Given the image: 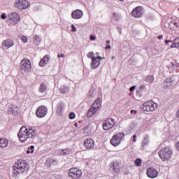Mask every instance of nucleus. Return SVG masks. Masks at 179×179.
Segmentation results:
<instances>
[{"label": "nucleus", "instance_id": "nucleus-1", "mask_svg": "<svg viewBox=\"0 0 179 179\" xmlns=\"http://www.w3.org/2000/svg\"><path fill=\"white\" fill-rule=\"evenodd\" d=\"M19 141L24 143L27 139H35L38 136V127H24L22 126L17 134Z\"/></svg>", "mask_w": 179, "mask_h": 179}, {"label": "nucleus", "instance_id": "nucleus-2", "mask_svg": "<svg viewBox=\"0 0 179 179\" xmlns=\"http://www.w3.org/2000/svg\"><path fill=\"white\" fill-rule=\"evenodd\" d=\"M27 171H29V164L24 162V161L19 160L15 162L13 167V176L16 178L18 176H20V174L27 173Z\"/></svg>", "mask_w": 179, "mask_h": 179}, {"label": "nucleus", "instance_id": "nucleus-3", "mask_svg": "<svg viewBox=\"0 0 179 179\" xmlns=\"http://www.w3.org/2000/svg\"><path fill=\"white\" fill-rule=\"evenodd\" d=\"M158 155L162 162H169L173 156V150L169 148L164 147L158 152Z\"/></svg>", "mask_w": 179, "mask_h": 179}, {"label": "nucleus", "instance_id": "nucleus-4", "mask_svg": "<svg viewBox=\"0 0 179 179\" xmlns=\"http://www.w3.org/2000/svg\"><path fill=\"white\" fill-rule=\"evenodd\" d=\"M157 103L152 100L147 101L143 104L141 110L145 113H153V111L157 110Z\"/></svg>", "mask_w": 179, "mask_h": 179}, {"label": "nucleus", "instance_id": "nucleus-5", "mask_svg": "<svg viewBox=\"0 0 179 179\" xmlns=\"http://www.w3.org/2000/svg\"><path fill=\"white\" fill-rule=\"evenodd\" d=\"M100 106H101V101L100 98H99L94 102V103L91 106V107L88 110L87 117H88V118H90L92 117V116L94 115V114L97 113V110L100 108Z\"/></svg>", "mask_w": 179, "mask_h": 179}, {"label": "nucleus", "instance_id": "nucleus-6", "mask_svg": "<svg viewBox=\"0 0 179 179\" xmlns=\"http://www.w3.org/2000/svg\"><path fill=\"white\" fill-rule=\"evenodd\" d=\"M14 6L20 10H24L30 8V2L27 0H16Z\"/></svg>", "mask_w": 179, "mask_h": 179}, {"label": "nucleus", "instance_id": "nucleus-7", "mask_svg": "<svg viewBox=\"0 0 179 179\" xmlns=\"http://www.w3.org/2000/svg\"><path fill=\"white\" fill-rule=\"evenodd\" d=\"M69 177L72 179H80L82 178V169L78 168H71L69 171Z\"/></svg>", "mask_w": 179, "mask_h": 179}, {"label": "nucleus", "instance_id": "nucleus-8", "mask_svg": "<svg viewBox=\"0 0 179 179\" xmlns=\"http://www.w3.org/2000/svg\"><path fill=\"white\" fill-rule=\"evenodd\" d=\"M124 136H125V134L124 133H117L113 136L110 142L113 145V146H118V145L121 143V141H122Z\"/></svg>", "mask_w": 179, "mask_h": 179}, {"label": "nucleus", "instance_id": "nucleus-9", "mask_svg": "<svg viewBox=\"0 0 179 179\" xmlns=\"http://www.w3.org/2000/svg\"><path fill=\"white\" fill-rule=\"evenodd\" d=\"M21 71L24 72H30L31 71V62L29 59H24L20 63Z\"/></svg>", "mask_w": 179, "mask_h": 179}, {"label": "nucleus", "instance_id": "nucleus-10", "mask_svg": "<svg viewBox=\"0 0 179 179\" xmlns=\"http://www.w3.org/2000/svg\"><path fill=\"white\" fill-rule=\"evenodd\" d=\"M8 18L10 24H13V26L17 24V23L20 22V16L17 13H10L8 15Z\"/></svg>", "mask_w": 179, "mask_h": 179}, {"label": "nucleus", "instance_id": "nucleus-11", "mask_svg": "<svg viewBox=\"0 0 179 179\" xmlns=\"http://www.w3.org/2000/svg\"><path fill=\"white\" fill-rule=\"evenodd\" d=\"M48 113V110L45 106H39L36 110V115L38 118H44L47 113Z\"/></svg>", "mask_w": 179, "mask_h": 179}, {"label": "nucleus", "instance_id": "nucleus-12", "mask_svg": "<svg viewBox=\"0 0 179 179\" xmlns=\"http://www.w3.org/2000/svg\"><path fill=\"white\" fill-rule=\"evenodd\" d=\"M94 128L95 127L94 124L91 123L88 124L83 129V135H85V136H90L91 135H93V134H94Z\"/></svg>", "mask_w": 179, "mask_h": 179}, {"label": "nucleus", "instance_id": "nucleus-13", "mask_svg": "<svg viewBox=\"0 0 179 179\" xmlns=\"http://www.w3.org/2000/svg\"><path fill=\"white\" fill-rule=\"evenodd\" d=\"M114 125H115V122H114V119L113 118H109L103 122V128L105 131L111 129Z\"/></svg>", "mask_w": 179, "mask_h": 179}, {"label": "nucleus", "instance_id": "nucleus-14", "mask_svg": "<svg viewBox=\"0 0 179 179\" xmlns=\"http://www.w3.org/2000/svg\"><path fill=\"white\" fill-rule=\"evenodd\" d=\"M147 176L149 178H157L159 176V171L153 167L147 169Z\"/></svg>", "mask_w": 179, "mask_h": 179}, {"label": "nucleus", "instance_id": "nucleus-15", "mask_svg": "<svg viewBox=\"0 0 179 179\" xmlns=\"http://www.w3.org/2000/svg\"><path fill=\"white\" fill-rule=\"evenodd\" d=\"M143 15V8L141 6L136 7L131 12L133 17H141Z\"/></svg>", "mask_w": 179, "mask_h": 179}, {"label": "nucleus", "instance_id": "nucleus-16", "mask_svg": "<svg viewBox=\"0 0 179 179\" xmlns=\"http://www.w3.org/2000/svg\"><path fill=\"white\" fill-rule=\"evenodd\" d=\"M101 59H103V57L100 56L92 57V62H91L92 69H96L99 68V65H100V62H101Z\"/></svg>", "mask_w": 179, "mask_h": 179}, {"label": "nucleus", "instance_id": "nucleus-17", "mask_svg": "<svg viewBox=\"0 0 179 179\" xmlns=\"http://www.w3.org/2000/svg\"><path fill=\"white\" fill-rule=\"evenodd\" d=\"M1 44L3 48H5L6 50H9V48L15 45V43L13 42V41L9 38L3 41Z\"/></svg>", "mask_w": 179, "mask_h": 179}, {"label": "nucleus", "instance_id": "nucleus-18", "mask_svg": "<svg viewBox=\"0 0 179 179\" xmlns=\"http://www.w3.org/2000/svg\"><path fill=\"white\" fill-rule=\"evenodd\" d=\"M84 148L85 149H92L94 148V141L90 138H88L84 141Z\"/></svg>", "mask_w": 179, "mask_h": 179}, {"label": "nucleus", "instance_id": "nucleus-19", "mask_svg": "<svg viewBox=\"0 0 179 179\" xmlns=\"http://www.w3.org/2000/svg\"><path fill=\"white\" fill-rule=\"evenodd\" d=\"M83 16V11L80 10H76L71 13V17L73 19H81Z\"/></svg>", "mask_w": 179, "mask_h": 179}, {"label": "nucleus", "instance_id": "nucleus-20", "mask_svg": "<svg viewBox=\"0 0 179 179\" xmlns=\"http://www.w3.org/2000/svg\"><path fill=\"white\" fill-rule=\"evenodd\" d=\"M112 169L114 171L115 173H120V170H121V166H120V162H114L111 163Z\"/></svg>", "mask_w": 179, "mask_h": 179}, {"label": "nucleus", "instance_id": "nucleus-21", "mask_svg": "<svg viewBox=\"0 0 179 179\" xmlns=\"http://www.w3.org/2000/svg\"><path fill=\"white\" fill-rule=\"evenodd\" d=\"M48 61H50V57H48V55H46L40 61V62H39L40 66H45V65H47V64H48Z\"/></svg>", "mask_w": 179, "mask_h": 179}, {"label": "nucleus", "instance_id": "nucleus-22", "mask_svg": "<svg viewBox=\"0 0 179 179\" xmlns=\"http://www.w3.org/2000/svg\"><path fill=\"white\" fill-rule=\"evenodd\" d=\"M59 92L62 94H66V93H69V87L66 85H63L60 87Z\"/></svg>", "mask_w": 179, "mask_h": 179}, {"label": "nucleus", "instance_id": "nucleus-23", "mask_svg": "<svg viewBox=\"0 0 179 179\" xmlns=\"http://www.w3.org/2000/svg\"><path fill=\"white\" fill-rule=\"evenodd\" d=\"M9 145V141L6 138H0V148H6Z\"/></svg>", "mask_w": 179, "mask_h": 179}, {"label": "nucleus", "instance_id": "nucleus-24", "mask_svg": "<svg viewBox=\"0 0 179 179\" xmlns=\"http://www.w3.org/2000/svg\"><path fill=\"white\" fill-rule=\"evenodd\" d=\"M150 142V141L149 140V136L146 135L145 136H144V138L141 143L142 148H145V146H148V145H149Z\"/></svg>", "mask_w": 179, "mask_h": 179}, {"label": "nucleus", "instance_id": "nucleus-25", "mask_svg": "<svg viewBox=\"0 0 179 179\" xmlns=\"http://www.w3.org/2000/svg\"><path fill=\"white\" fill-rule=\"evenodd\" d=\"M179 48V37L175 38L173 41V43L171 45V48Z\"/></svg>", "mask_w": 179, "mask_h": 179}, {"label": "nucleus", "instance_id": "nucleus-26", "mask_svg": "<svg viewBox=\"0 0 179 179\" xmlns=\"http://www.w3.org/2000/svg\"><path fill=\"white\" fill-rule=\"evenodd\" d=\"M47 90V86L44 83H41L39 87V92L44 93Z\"/></svg>", "mask_w": 179, "mask_h": 179}, {"label": "nucleus", "instance_id": "nucleus-27", "mask_svg": "<svg viewBox=\"0 0 179 179\" xmlns=\"http://www.w3.org/2000/svg\"><path fill=\"white\" fill-rule=\"evenodd\" d=\"M164 83L166 87H170V86H173V80L171 78H167Z\"/></svg>", "mask_w": 179, "mask_h": 179}, {"label": "nucleus", "instance_id": "nucleus-28", "mask_svg": "<svg viewBox=\"0 0 179 179\" xmlns=\"http://www.w3.org/2000/svg\"><path fill=\"white\" fill-rule=\"evenodd\" d=\"M155 80V77L151 75V76H148L145 78V82H148V83H152V82Z\"/></svg>", "mask_w": 179, "mask_h": 179}, {"label": "nucleus", "instance_id": "nucleus-29", "mask_svg": "<svg viewBox=\"0 0 179 179\" xmlns=\"http://www.w3.org/2000/svg\"><path fill=\"white\" fill-rule=\"evenodd\" d=\"M179 65L177 62H171V65H169V68L171 69H176V68H178Z\"/></svg>", "mask_w": 179, "mask_h": 179}, {"label": "nucleus", "instance_id": "nucleus-30", "mask_svg": "<svg viewBox=\"0 0 179 179\" xmlns=\"http://www.w3.org/2000/svg\"><path fill=\"white\" fill-rule=\"evenodd\" d=\"M134 164L137 167H141V166H142V159H141L140 158L136 159L134 161Z\"/></svg>", "mask_w": 179, "mask_h": 179}, {"label": "nucleus", "instance_id": "nucleus-31", "mask_svg": "<svg viewBox=\"0 0 179 179\" xmlns=\"http://www.w3.org/2000/svg\"><path fill=\"white\" fill-rule=\"evenodd\" d=\"M27 153V155H30V153H34V145H31L29 148H28Z\"/></svg>", "mask_w": 179, "mask_h": 179}, {"label": "nucleus", "instance_id": "nucleus-32", "mask_svg": "<svg viewBox=\"0 0 179 179\" xmlns=\"http://www.w3.org/2000/svg\"><path fill=\"white\" fill-rule=\"evenodd\" d=\"M69 153V150L68 149H63L60 152L61 156L66 155Z\"/></svg>", "mask_w": 179, "mask_h": 179}, {"label": "nucleus", "instance_id": "nucleus-33", "mask_svg": "<svg viewBox=\"0 0 179 179\" xmlns=\"http://www.w3.org/2000/svg\"><path fill=\"white\" fill-rule=\"evenodd\" d=\"M87 58H90L92 60L93 59V58H96L94 57V52H88V54L87 55Z\"/></svg>", "mask_w": 179, "mask_h": 179}, {"label": "nucleus", "instance_id": "nucleus-34", "mask_svg": "<svg viewBox=\"0 0 179 179\" xmlns=\"http://www.w3.org/2000/svg\"><path fill=\"white\" fill-rule=\"evenodd\" d=\"M34 41L35 43V44H36L37 45H38V43H40L41 40H40V36H35Z\"/></svg>", "mask_w": 179, "mask_h": 179}, {"label": "nucleus", "instance_id": "nucleus-35", "mask_svg": "<svg viewBox=\"0 0 179 179\" xmlns=\"http://www.w3.org/2000/svg\"><path fill=\"white\" fill-rule=\"evenodd\" d=\"M21 40L22 43H27V41H29V39H27V37H26L25 36H22L21 37Z\"/></svg>", "mask_w": 179, "mask_h": 179}, {"label": "nucleus", "instance_id": "nucleus-36", "mask_svg": "<svg viewBox=\"0 0 179 179\" xmlns=\"http://www.w3.org/2000/svg\"><path fill=\"white\" fill-rule=\"evenodd\" d=\"M75 117H76L75 113L71 112L69 113L70 120H74Z\"/></svg>", "mask_w": 179, "mask_h": 179}, {"label": "nucleus", "instance_id": "nucleus-37", "mask_svg": "<svg viewBox=\"0 0 179 179\" xmlns=\"http://www.w3.org/2000/svg\"><path fill=\"white\" fill-rule=\"evenodd\" d=\"M57 110H64V106H63L62 104H59V105L57 106Z\"/></svg>", "mask_w": 179, "mask_h": 179}, {"label": "nucleus", "instance_id": "nucleus-38", "mask_svg": "<svg viewBox=\"0 0 179 179\" xmlns=\"http://www.w3.org/2000/svg\"><path fill=\"white\" fill-rule=\"evenodd\" d=\"M71 31H76V27H75V25H71Z\"/></svg>", "mask_w": 179, "mask_h": 179}, {"label": "nucleus", "instance_id": "nucleus-39", "mask_svg": "<svg viewBox=\"0 0 179 179\" xmlns=\"http://www.w3.org/2000/svg\"><path fill=\"white\" fill-rule=\"evenodd\" d=\"M90 40H92V41H94V40H96V36L91 35L90 36Z\"/></svg>", "mask_w": 179, "mask_h": 179}, {"label": "nucleus", "instance_id": "nucleus-40", "mask_svg": "<svg viewBox=\"0 0 179 179\" xmlns=\"http://www.w3.org/2000/svg\"><path fill=\"white\" fill-rule=\"evenodd\" d=\"M58 58H64V57H65V55H64V53H62L60 55H57Z\"/></svg>", "mask_w": 179, "mask_h": 179}, {"label": "nucleus", "instance_id": "nucleus-41", "mask_svg": "<svg viewBox=\"0 0 179 179\" xmlns=\"http://www.w3.org/2000/svg\"><path fill=\"white\" fill-rule=\"evenodd\" d=\"M1 19H6V14L3 13V14L1 15Z\"/></svg>", "mask_w": 179, "mask_h": 179}, {"label": "nucleus", "instance_id": "nucleus-42", "mask_svg": "<svg viewBox=\"0 0 179 179\" xmlns=\"http://www.w3.org/2000/svg\"><path fill=\"white\" fill-rule=\"evenodd\" d=\"M169 43H173V41L171 40H165V43L169 44Z\"/></svg>", "mask_w": 179, "mask_h": 179}, {"label": "nucleus", "instance_id": "nucleus-43", "mask_svg": "<svg viewBox=\"0 0 179 179\" xmlns=\"http://www.w3.org/2000/svg\"><path fill=\"white\" fill-rule=\"evenodd\" d=\"M111 48V45H106V47H105V50H110Z\"/></svg>", "mask_w": 179, "mask_h": 179}, {"label": "nucleus", "instance_id": "nucleus-44", "mask_svg": "<svg viewBox=\"0 0 179 179\" xmlns=\"http://www.w3.org/2000/svg\"><path fill=\"white\" fill-rule=\"evenodd\" d=\"M133 142H136V135H134L133 136V140H132Z\"/></svg>", "mask_w": 179, "mask_h": 179}, {"label": "nucleus", "instance_id": "nucleus-45", "mask_svg": "<svg viewBox=\"0 0 179 179\" xmlns=\"http://www.w3.org/2000/svg\"><path fill=\"white\" fill-rule=\"evenodd\" d=\"M135 86H132L131 87H130V92H134V90H135Z\"/></svg>", "mask_w": 179, "mask_h": 179}, {"label": "nucleus", "instance_id": "nucleus-46", "mask_svg": "<svg viewBox=\"0 0 179 179\" xmlns=\"http://www.w3.org/2000/svg\"><path fill=\"white\" fill-rule=\"evenodd\" d=\"M136 113H138L136 110H131V114H136Z\"/></svg>", "mask_w": 179, "mask_h": 179}, {"label": "nucleus", "instance_id": "nucleus-47", "mask_svg": "<svg viewBox=\"0 0 179 179\" xmlns=\"http://www.w3.org/2000/svg\"><path fill=\"white\" fill-rule=\"evenodd\" d=\"M162 38H163V35H159V36H158V39H159V40H162Z\"/></svg>", "mask_w": 179, "mask_h": 179}, {"label": "nucleus", "instance_id": "nucleus-48", "mask_svg": "<svg viewBox=\"0 0 179 179\" xmlns=\"http://www.w3.org/2000/svg\"><path fill=\"white\" fill-rule=\"evenodd\" d=\"M177 117L179 118V109L178 110L176 113Z\"/></svg>", "mask_w": 179, "mask_h": 179}, {"label": "nucleus", "instance_id": "nucleus-49", "mask_svg": "<svg viewBox=\"0 0 179 179\" xmlns=\"http://www.w3.org/2000/svg\"><path fill=\"white\" fill-rule=\"evenodd\" d=\"M108 44H110V41H106V45H108Z\"/></svg>", "mask_w": 179, "mask_h": 179}, {"label": "nucleus", "instance_id": "nucleus-50", "mask_svg": "<svg viewBox=\"0 0 179 179\" xmlns=\"http://www.w3.org/2000/svg\"><path fill=\"white\" fill-rule=\"evenodd\" d=\"M74 127H78V123H75V124H74Z\"/></svg>", "mask_w": 179, "mask_h": 179}, {"label": "nucleus", "instance_id": "nucleus-51", "mask_svg": "<svg viewBox=\"0 0 179 179\" xmlns=\"http://www.w3.org/2000/svg\"><path fill=\"white\" fill-rule=\"evenodd\" d=\"M48 163H50V159L47 160L46 164H48Z\"/></svg>", "mask_w": 179, "mask_h": 179}, {"label": "nucleus", "instance_id": "nucleus-52", "mask_svg": "<svg viewBox=\"0 0 179 179\" xmlns=\"http://www.w3.org/2000/svg\"><path fill=\"white\" fill-rule=\"evenodd\" d=\"M174 26H177V22L173 23Z\"/></svg>", "mask_w": 179, "mask_h": 179}, {"label": "nucleus", "instance_id": "nucleus-53", "mask_svg": "<svg viewBox=\"0 0 179 179\" xmlns=\"http://www.w3.org/2000/svg\"><path fill=\"white\" fill-rule=\"evenodd\" d=\"M114 58H115V57H114V56H113V57H111V59H114Z\"/></svg>", "mask_w": 179, "mask_h": 179}, {"label": "nucleus", "instance_id": "nucleus-54", "mask_svg": "<svg viewBox=\"0 0 179 179\" xmlns=\"http://www.w3.org/2000/svg\"><path fill=\"white\" fill-rule=\"evenodd\" d=\"M47 166H48V167H50V165H49V164H47Z\"/></svg>", "mask_w": 179, "mask_h": 179}, {"label": "nucleus", "instance_id": "nucleus-55", "mask_svg": "<svg viewBox=\"0 0 179 179\" xmlns=\"http://www.w3.org/2000/svg\"><path fill=\"white\" fill-rule=\"evenodd\" d=\"M12 111H15V110H13V108L12 109Z\"/></svg>", "mask_w": 179, "mask_h": 179}, {"label": "nucleus", "instance_id": "nucleus-56", "mask_svg": "<svg viewBox=\"0 0 179 179\" xmlns=\"http://www.w3.org/2000/svg\"><path fill=\"white\" fill-rule=\"evenodd\" d=\"M178 10L179 11V8H178Z\"/></svg>", "mask_w": 179, "mask_h": 179}, {"label": "nucleus", "instance_id": "nucleus-57", "mask_svg": "<svg viewBox=\"0 0 179 179\" xmlns=\"http://www.w3.org/2000/svg\"><path fill=\"white\" fill-rule=\"evenodd\" d=\"M120 1H124V0H120Z\"/></svg>", "mask_w": 179, "mask_h": 179}]
</instances>
